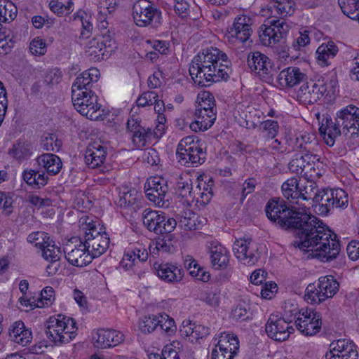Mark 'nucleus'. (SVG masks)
Returning a JSON list of instances; mask_svg holds the SVG:
<instances>
[{"label":"nucleus","instance_id":"obj_10","mask_svg":"<svg viewBox=\"0 0 359 359\" xmlns=\"http://www.w3.org/2000/svg\"><path fill=\"white\" fill-rule=\"evenodd\" d=\"M72 100L74 108L81 115L89 119L98 117L95 115L101 105L97 103V96L92 91H72Z\"/></svg>","mask_w":359,"mask_h":359},{"label":"nucleus","instance_id":"obj_3","mask_svg":"<svg viewBox=\"0 0 359 359\" xmlns=\"http://www.w3.org/2000/svg\"><path fill=\"white\" fill-rule=\"evenodd\" d=\"M271 13L281 16L280 19L269 18L259 27V39L262 43L270 46L280 41L289 32L290 26L283 17L291 15L295 10L293 0H272L269 4Z\"/></svg>","mask_w":359,"mask_h":359},{"label":"nucleus","instance_id":"obj_21","mask_svg":"<svg viewBox=\"0 0 359 359\" xmlns=\"http://www.w3.org/2000/svg\"><path fill=\"white\" fill-rule=\"evenodd\" d=\"M76 243L79 241V245L72 248L71 245H67L64 249L65 257L67 262L73 266L77 267H83L92 262V257L86 248L83 246V239L81 238H73Z\"/></svg>","mask_w":359,"mask_h":359},{"label":"nucleus","instance_id":"obj_52","mask_svg":"<svg viewBox=\"0 0 359 359\" xmlns=\"http://www.w3.org/2000/svg\"><path fill=\"white\" fill-rule=\"evenodd\" d=\"M279 125L273 120H266L261 123L259 130L267 139H273L278 134Z\"/></svg>","mask_w":359,"mask_h":359},{"label":"nucleus","instance_id":"obj_36","mask_svg":"<svg viewBox=\"0 0 359 359\" xmlns=\"http://www.w3.org/2000/svg\"><path fill=\"white\" fill-rule=\"evenodd\" d=\"M24 181L34 189H41L44 187L48 180V177L45 172L40 173L32 169L25 170L22 172Z\"/></svg>","mask_w":359,"mask_h":359},{"label":"nucleus","instance_id":"obj_42","mask_svg":"<svg viewBox=\"0 0 359 359\" xmlns=\"http://www.w3.org/2000/svg\"><path fill=\"white\" fill-rule=\"evenodd\" d=\"M8 153L16 160L22 161L32 156V147L30 143L20 141L13 144Z\"/></svg>","mask_w":359,"mask_h":359},{"label":"nucleus","instance_id":"obj_20","mask_svg":"<svg viewBox=\"0 0 359 359\" xmlns=\"http://www.w3.org/2000/svg\"><path fill=\"white\" fill-rule=\"evenodd\" d=\"M325 359H358L355 345L348 339H341L330 344V350L325 354Z\"/></svg>","mask_w":359,"mask_h":359},{"label":"nucleus","instance_id":"obj_46","mask_svg":"<svg viewBox=\"0 0 359 359\" xmlns=\"http://www.w3.org/2000/svg\"><path fill=\"white\" fill-rule=\"evenodd\" d=\"M177 191L180 196L184 198L187 201H196V190H194L191 180H183L181 179L177 184Z\"/></svg>","mask_w":359,"mask_h":359},{"label":"nucleus","instance_id":"obj_30","mask_svg":"<svg viewBox=\"0 0 359 359\" xmlns=\"http://www.w3.org/2000/svg\"><path fill=\"white\" fill-rule=\"evenodd\" d=\"M105 38L104 36H102L88 41L86 53L91 60L98 61L103 59L105 49L112 46V40L111 39H105Z\"/></svg>","mask_w":359,"mask_h":359},{"label":"nucleus","instance_id":"obj_56","mask_svg":"<svg viewBox=\"0 0 359 359\" xmlns=\"http://www.w3.org/2000/svg\"><path fill=\"white\" fill-rule=\"evenodd\" d=\"M11 30L0 23V54H6L11 49L8 40L11 41Z\"/></svg>","mask_w":359,"mask_h":359},{"label":"nucleus","instance_id":"obj_59","mask_svg":"<svg viewBox=\"0 0 359 359\" xmlns=\"http://www.w3.org/2000/svg\"><path fill=\"white\" fill-rule=\"evenodd\" d=\"M146 43L154 49V51L160 54L166 55L169 52L170 43L168 41L162 40H147Z\"/></svg>","mask_w":359,"mask_h":359},{"label":"nucleus","instance_id":"obj_4","mask_svg":"<svg viewBox=\"0 0 359 359\" xmlns=\"http://www.w3.org/2000/svg\"><path fill=\"white\" fill-rule=\"evenodd\" d=\"M316 182L307 181L300 186V198L304 201L312 199L316 204V210L321 215H327L336 208H344L348 205V194L341 189H326L316 192Z\"/></svg>","mask_w":359,"mask_h":359},{"label":"nucleus","instance_id":"obj_55","mask_svg":"<svg viewBox=\"0 0 359 359\" xmlns=\"http://www.w3.org/2000/svg\"><path fill=\"white\" fill-rule=\"evenodd\" d=\"M73 6L72 0H68L67 4L60 2L58 0H50L49 2L50 10L57 14H62L65 12L70 13L73 11Z\"/></svg>","mask_w":359,"mask_h":359},{"label":"nucleus","instance_id":"obj_44","mask_svg":"<svg viewBox=\"0 0 359 359\" xmlns=\"http://www.w3.org/2000/svg\"><path fill=\"white\" fill-rule=\"evenodd\" d=\"M196 110H202L204 112H208L210 116V120L216 119V108L215 101L214 97L209 93H204L201 98V101L199 102Z\"/></svg>","mask_w":359,"mask_h":359},{"label":"nucleus","instance_id":"obj_62","mask_svg":"<svg viewBox=\"0 0 359 359\" xmlns=\"http://www.w3.org/2000/svg\"><path fill=\"white\" fill-rule=\"evenodd\" d=\"M201 299L210 306L216 307L219 304V294L216 291L206 292Z\"/></svg>","mask_w":359,"mask_h":359},{"label":"nucleus","instance_id":"obj_23","mask_svg":"<svg viewBox=\"0 0 359 359\" xmlns=\"http://www.w3.org/2000/svg\"><path fill=\"white\" fill-rule=\"evenodd\" d=\"M91 238L92 234H85L83 239V246L86 248L90 252L92 259L101 256L106 252L109 245V237L106 232H103L102 236Z\"/></svg>","mask_w":359,"mask_h":359},{"label":"nucleus","instance_id":"obj_1","mask_svg":"<svg viewBox=\"0 0 359 359\" xmlns=\"http://www.w3.org/2000/svg\"><path fill=\"white\" fill-rule=\"evenodd\" d=\"M308 218L303 219L297 229L299 237V241L295 242L297 247L311 250L314 257L324 262L335 259L340 252L337 235L309 211Z\"/></svg>","mask_w":359,"mask_h":359},{"label":"nucleus","instance_id":"obj_22","mask_svg":"<svg viewBox=\"0 0 359 359\" xmlns=\"http://www.w3.org/2000/svg\"><path fill=\"white\" fill-rule=\"evenodd\" d=\"M93 345L97 348L116 346L123 341V334L115 330L100 329L93 334Z\"/></svg>","mask_w":359,"mask_h":359},{"label":"nucleus","instance_id":"obj_33","mask_svg":"<svg viewBox=\"0 0 359 359\" xmlns=\"http://www.w3.org/2000/svg\"><path fill=\"white\" fill-rule=\"evenodd\" d=\"M216 348L229 355L230 353L234 355H237L239 350V341L237 336L228 332L221 333Z\"/></svg>","mask_w":359,"mask_h":359},{"label":"nucleus","instance_id":"obj_53","mask_svg":"<svg viewBox=\"0 0 359 359\" xmlns=\"http://www.w3.org/2000/svg\"><path fill=\"white\" fill-rule=\"evenodd\" d=\"M309 43V32L305 29H302L299 32V36L294 40L292 46L288 49V50L290 52H291L292 49L295 50H300Z\"/></svg>","mask_w":359,"mask_h":359},{"label":"nucleus","instance_id":"obj_37","mask_svg":"<svg viewBox=\"0 0 359 359\" xmlns=\"http://www.w3.org/2000/svg\"><path fill=\"white\" fill-rule=\"evenodd\" d=\"M213 181L210 179L208 182L201 181L198 182L195 190L196 202L200 205H207L213 196L212 191Z\"/></svg>","mask_w":359,"mask_h":359},{"label":"nucleus","instance_id":"obj_32","mask_svg":"<svg viewBox=\"0 0 359 359\" xmlns=\"http://www.w3.org/2000/svg\"><path fill=\"white\" fill-rule=\"evenodd\" d=\"M9 337L13 342L25 346L31 342L32 334L23 322L17 321L9 329Z\"/></svg>","mask_w":359,"mask_h":359},{"label":"nucleus","instance_id":"obj_29","mask_svg":"<svg viewBox=\"0 0 359 359\" xmlns=\"http://www.w3.org/2000/svg\"><path fill=\"white\" fill-rule=\"evenodd\" d=\"M210 261L212 267L216 270L227 268L229 263L228 250L219 243H212L210 248Z\"/></svg>","mask_w":359,"mask_h":359},{"label":"nucleus","instance_id":"obj_41","mask_svg":"<svg viewBox=\"0 0 359 359\" xmlns=\"http://www.w3.org/2000/svg\"><path fill=\"white\" fill-rule=\"evenodd\" d=\"M283 196L288 200L299 199L301 197L300 185L296 177L287 180L281 187Z\"/></svg>","mask_w":359,"mask_h":359},{"label":"nucleus","instance_id":"obj_18","mask_svg":"<svg viewBox=\"0 0 359 359\" xmlns=\"http://www.w3.org/2000/svg\"><path fill=\"white\" fill-rule=\"evenodd\" d=\"M327 91L323 80L311 81L301 86L297 92L298 100L304 104H311L320 100Z\"/></svg>","mask_w":359,"mask_h":359},{"label":"nucleus","instance_id":"obj_31","mask_svg":"<svg viewBox=\"0 0 359 359\" xmlns=\"http://www.w3.org/2000/svg\"><path fill=\"white\" fill-rule=\"evenodd\" d=\"M100 72L96 68H90L78 76L74 81L72 91H89L93 82L98 80Z\"/></svg>","mask_w":359,"mask_h":359},{"label":"nucleus","instance_id":"obj_49","mask_svg":"<svg viewBox=\"0 0 359 359\" xmlns=\"http://www.w3.org/2000/svg\"><path fill=\"white\" fill-rule=\"evenodd\" d=\"M138 193L136 189L124 188L120 192L118 204L121 208H128L135 205L137 201Z\"/></svg>","mask_w":359,"mask_h":359},{"label":"nucleus","instance_id":"obj_61","mask_svg":"<svg viewBox=\"0 0 359 359\" xmlns=\"http://www.w3.org/2000/svg\"><path fill=\"white\" fill-rule=\"evenodd\" d=\"M256 185L257 180L253 177L248 178L244 181L241 191L242 201H243L248 194L255 191Z\"/></svg>","mask_w":359,"mask_h":359},{"label":"nucleus","instance_id":"obj_43","mask_svg":"<svg viewBox=\"0 0 359 359\" xmlns=\"http://www.w3.org/2000/svg\"><path fill=\"white\" fill-rule=\"evenodd\" d=\"M18 13L17 7L8 0H0V22H11Z\"/></svg>","mask_w":359,"mask_h":359},{"label":"nucleus","instance_id":"obj_34","mask_svg":"<svg viewBox=\"0 0 359 359\" xmlns=\"http://www.w3.org/2000/svg\"><path fill=\"white\" fill-rule=\"evenodd\" d=\"M339 51L338 47L333 41L322 43L316 50L317 61L322 67L330 65V60L334 58Z\"/></svg>","mask_w":359,"mask_h":359},{"label":"nucleus","instance_id":"obj_47","mask_svg":"<svg viewBox=\"0 0 359 359\" xmlns=\"http://www.w3.org/2000/svg\"><path fill=\"white\" fill-rule=\"evenodd\" d=\"M338 4L344 15L354 20L359 18V0H338Z\"/></svg>","mask_w":359,"mask_h":359},{"label":"nucleus","instance_id":"obj_25","mask_svg":"<svg viewBox=\"0 0 359 359\" xmlns=\"http://www.w3.org/2000/svg\"><path fill=\"white\" fill-rule=\"evenodd\" d=\"M248 65L254 72L260 76L268 74L272 69L270 59L259 52H250L248 56Z\"/></svg>","mask_w":359,"mask_h":359},{"label":"nucleus","instance_id":"obj_51","mask_svg":"<svg viewBox=\"0 0 359 359\" xmlns=\"http://www.w3.org/2000/svg\"><path fill=\"white\" fill-rule=\"evenodd\" d=\"M321 294L322 293L320 287H318V284L312 283L306 287L304 298L311 304H320L325 300V298L321 297Z\"/></svg>","mask_w":359,"mask_h":359},{"label":"nucleus","instance_id":"obj_35","mask_svg":"<svg viewBox=\"0 0 359 359\" xmlns=\"http://www.w3.org/2000/svg\"><path fill=\"white\" fill-rule=\"evenodd\" d=\"M39 165L44 168L48 174L57 175L62 167L60 158L53 154H44L36 158Z\"/></svg>","mask_w":359,"mask_h":359},{"label":"nucleus","instance_id":"obj_16","mask_svg":"<svg viewBox=\"0 0 359 359\" xmlns=\"http://www.w3.org/2000/svg\"><path fill=\"white\" fill-rule=\"evenodd\" d=\"M319 132L323 136L324 142L329 147H332L336 138L341 134L347 137L348 136V133L344 131V125L341 124V121L337 112L334 118L328 116L323 117Z\"/></svg>","mask_w":359,"mask_h":359},{"label":"nucleus","instance_id":"obj_58","mask_svg":"<svg viewBox=\"0 0 359 359\" xmlns=\"http://www.w3.org/2000/svg\"><path fill=\"white\" fill-rule=\"evenodd\" d=\"M41 145L46 151H58L60 147V142L57 141L55 135L49 134L42 140Z\"/></svg>","mask_w":359,"mask_h":359},{"label":"nucleus","instance_id":"obj_5","mask_svg":"<svg viewBox=\"0 0 359 359\" xmlns=\"http://www.w3.org/2000/svg\"><path fill=\"white\" fill-rule=\"evenodd\" d=\"M265 212L273 224L285 230L297 229L299 228L303 219H309V211L305 208H290L284 200L276 198L267 202Z\"/></svg>","mask_w":359,"mask_h":359},{"label":"nucleus","instance_id":"obj_8","mask_svg":"<svg viewBox=\"0 0 359 359\" xmlns=\"http://www.w3.org/2000/svg\"><path fill=\"white\" fill-rule=\"evenodd\" d=\"M133 18L139 27L156 28L161 24V12L149 0H138L134 4Z\"/></svg>","mask_w":359,"mask_h":359},{"label":"nucleus","instance_id":"obj_63","mask_svg":"<svg viewBox=\"0 0 359 359\" xmlns=\"http://www.w3.org/2000/svg\"><path fill=\"white\" fill-rule=\"evenodd\" d=\"M61 79V72L58 69H52L47 72L44 81L48 85L57 84Z\"/></svg>","mask_w":359,"mask_h":359},{"label":"nucleus","instance_id":"obj_39","mask_svg":"<svg viewBox=\"0 0 359 359\" xmlns=\"http://www.w3.org/2000/svg\"><path fill=\"white\" fill-rule=\"evenodd\" d=\"M36 246L42 250V257L46 260H60V248L56 246L53 241L46 240V242L36 243Z\"/></svg>","mask_w":359,"mask_h":359},{"label":"nucleus","instance_id":"obj_60","mask_svg":"<svg viewBox=\"0 0 359 359\" xmlns=\"http://www.w3.org/2000/svg\"><path fill=\"white\" fill-rule=\"evenodd\" d=\"M158 95L154 91L144 92L137 100L138 107H144L152 105L153 102H156Z\"/></svg>","mask_w":359,"mask_h":359},{"label":"nucleus","instance_id":"obj_19","mask_svg":"<svg viewBox=\"0 0 359 359\" xmlns=\"http://www.w3.org/2000/svg\"><path fill=\"white\" fill-rule=\"evenodd\" d=\"M127 129L132 133V142L137 149H141L152 140L151 127L142 124L140 118H129Z\"/></svg>","mask_w":359,"mask_h":359},{"label":"nucleus","instance_id":"obj_28","mask_svg":"<svg viewBox=\"0 0 359 359\" xmlns=\"http://www.w3.org/2000/svg\"><path fill=\"white\" fill-rule=\"evenodd\" d=\"M250 20V18L245 15L237 17L233 26L229 29L230 36L243 43L247 41L252 32Z\"/></svg>","mask_w":359,"mask_h":359},{"label":"nucleus","instance_id":"obj_45","mask_svg":"<svg viewBox=\"0 0 359 359\" xmlns=\"http://www.w3.org/2000/svg\"><path fill=\"white\" fill-rule=\"evenodd\" d=\"M160 313L158 315H149L142 318L139 321V330L142 333H151L154 331L160 323Z\"/></svg>","mask_w":359,"mask_h":359},{"label":"nucleus","instance_id":"obj_11","mask_svg":"<svg viewBox=\"0 0 359 359\" xmlns=\"http://www.w3.org/2000/svg\"><path fill=\"white\" fill-rule=\"evenodd\" d=\"M148 199L159 208H166L170 205L169 187L167 181L161 177H151L145 186Z\"/></svg>","mask_w":359,"mask_h":359},{"label":"nucleus","instance_id":"obj_48","mask_svg":"<svg viewBox=\"0 0 359 359\" xmlns=\"http://www.w3.org/2000/svg\"><path fill=\"white\" fill-rule=\"evenodd\" d=\"M252 312L249 304L244 301H240L231 311L233 319L238 321H244L252 318Z\"/></svg>","mask_w":359,"mask_h":359},{"label":"nucleus","instance_id":"obj_9","mask_svg":"<svg viewBox=\"0 0 359 359\" xmlns=\"http://www.w3.org/2000/svg\"><path fill=\"white\" fill-rule=\"evenodd\" d=\"M142 218L144 226L156 234L169 233L173 231L177 226L176 220L162 211L145 209Z\"/></svg>","mask_w":359,"mask_h":359},{"label":"nucleus","instance_id":"obj_64","mask_svg":"<svg viewBox=\"0 0 359 359\" xmlns=\"http://www.w3.org/2000/svg\"><path fill=\"white\" fill-rule=\"evenodd\" d=\"M347 254L352 260H357L359 258V242L351 241L346 248Z\"/></svg>","mask_w":359,"mask_h":359},{"label":"nucleus","instance_id":"obj_6","mask_svg":"<svg viewBox=\"0 0 359 359\" xmlns=\"http://www.w3.org/2000/svg\"><path fill=\"white\" fill-rule=\"evenodd\" d=\"M76 330V322L73 318L58 315L49 318L45 333L55 345L60 346L69 343L74 339Z\"/></svg>","mask_w":359,"mask_h":359},{"label":"nucleus","instance_id":"obj_50","mask_svg":"<svg viewBox=\"0 0 359 359\" xmlns=\"http://www.w3.org/2000/svg\"><path fill=\"white\" fill-rule=\"evenodd\" d=\"M117 7V0H102L99 4L98 19L104 21L108 15L112 14Z\"/></svg>","mask_w":359,"mask_h":359},{"label":"nucleus","instance_id":"obj_54","mask_svg":"<svg viewBox=\"0 0 359 359\" xmlns=\"http://www.w3.org/2000/svg\"><path fill=\"white\" fill-rule=\"evenodd\" d=\"M160 323L159 327L161 330H164L168 335H172L175 333L177 326L175 320L166 313H160Z\"/></svg>","mask_w":359,"mask_h":359},{"label":"nucleus","instance_id":"obj_17","mask_svg":"<svg viewBox=\"0 0 359 359\" xmlns=\"http://www.w3.org/2000/svg\"><path fill=\"white\" fill-rule=\"evenodd\" d=\"M344 130L348 133V138L359 137V107L348 104L337 111Z\"/></svg>","mask_w":359,"mask_h":359},{"label":"nucleus","instance_id":"obj_15","mask_svg":"<svg viewBox=\"0 0 359 359\" xmlns=\"http://www.w3.org/2000/svg\"><path fill=\"white\" fill-rule=\"evenodd\" d=\"M319 161L317 155H313L309 152L297 153L294 155L292 159L288 164L289 170L292 172L297 174H303L310 177H319L320 175L316 172L314 168L315 163Z\"/></svg>","mask_w":359,"mask_h":359},{"label":"nucleus","instance_id":"obj_27","mask_svg":"<svg viewBox=\"0 0 359 359\" xmlns=\"http://www.w3.org/2000/svg\"><path fill=\"white\" fill-rule=\"evenodd\" d=\"M107 155L105 147L98 143L89 145L85 152V162L88 168H95L103 164Z\"/></svg>","mask_w":359,"mask_h":359},{"label":"nucleus","instance_id":"obj_14","mask_svg":"<svg viewBox=\"0 0 359 359\" xmlns=\"http://www.w3.org/2000/svg\"><path fill=\"white\" fill-rule=\"evenodd\" d=\"M297 329L306 336H312L320 332L322 318L319 313L309 309H302L297 320H295Z\"/></svg>","mask_w":359,"mask_h":359},{"label":"nucleus","instance_id":"obj_38","mask_svg":"<svg viewBox=\"0 0 359 359\" xmlns=\"http://www.w3.org/2000/svg\"><path fill=\"white\" fill-rule=\"evenodd\" d=\"M318 287H320L321 297L325 298L332 297L339 290V283L332 276H322L318 281Z\"/></svg>","mask_w":359,"mask_h":359},{"label":"nucleus","instance_id":"obj_24","mask_svg":"<svg viewBox=\"0 0 359 359\" xmlns=\"http://www.w3.org/2000/svg\"><path fill=\"white\" fill-rule=\"evenodd\" d=\"M156 273L162 280L168 283H180L184 276L182 269L177 265L170 263L154 264Z\"/></svg>","mask_w":359,"mask_h":359},{"label":"nucleus","instance_id":"obj_12","mask_svg":"<svg viewBox=\"0 0 359 359\" xmlns=\"http://www.w3.org/2000/svg\"><path fill=\"white\" fill-rule=\"evenodd\" d=\"M291 316L278 317L271 315L265 325V331L267 336L273 340L283 341L287 340L290 334L293 333L294 328L291 324Z\"/></svg>","mask_w":359,"mask_h":359},{"label":"nucleus","instance_id":"obj_57","mask_svg":"<svg viewBox=\"0 0 359 359\" xmlns=\"http://www.w3.org/2000/svg\"><path fill=\"white\" fill-rule=\"evenodd\" d=\"M30 52L34 55H43L46 53V44L43 39L34 38L29 45Z\"/></svg>","mask_w":359,"mask_h":359},{"label":"nucleus","instance_id":"obj_2","mask_svg":"<svg viewBox=\"0 0 359 359\" xmlns=\"http://www.w3.org/2000/svg\"><path fill=\"white\" fill-rule=\"evenodd\" d=\"M231 65L226 53L210 47L193 58L189 74L195 84L206 87L212 83L226 80L231 72Z\"/></svg>","mask_w":359,"mask_h":359},{"label":"nucleus","instance_id":"obj_7","mask_svg":"<svg viewBox=\"0 0 359 359\" xmlns=\"http://www.w3.org/2000/svg\"><path fill=\"white\" fill-rule=\"evenodd\" d=\"M177 158L178 161L185 166H197L202 164L205 159V152L199 144L197 140L194 141V137L187 136L181 140L177 149Z\"/></svg>","mask_w":359,"mask_h":359},{"label":"nucleus","instance_id":"obj_13","mask_svg":"<svg viewBox=\"0 0 359 359\" xmlns=\"http://www.w3.org/2000/svg\"><path fill=\"white\" fill-rule=\"evenodd\" d=\"M258 245L250 238L237 239L233 245L236 257L245 265L255 264L259 259Z\"/></svg>","mask_w":359,"mask_h":359},{"label":"nucleus","instance_id":"obj_40","mask_svg":"<svg viewBox=\"0 0 359 359\" xmlns=\"http://www.w3.org/2000/svg\"><path fill=\"white\" fill-rule=\"evenodd\" d=\"M208 112L202 110L195 111V121L190 124V128L195 132L204 131L210 128L215 120H210V116Z\"/></svg>","mask_w":359,"mask_h":359},{"label":"nucleus","instance_id":"obj_26","mask_svg":"<svg viewBox=\"0 0 359 359\" xmlns=\"http://www.w3.org/2000/svg\"><path fill=\"white\" fill-rule=\"evenodd\" d=\"M306 75L299 68L290 67L283 69L278 76V81L282 87L291 88L306 80Z\"/></svg>","mask_w":359,"mask_h":359}]
</instances>
